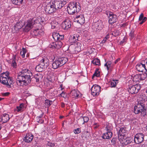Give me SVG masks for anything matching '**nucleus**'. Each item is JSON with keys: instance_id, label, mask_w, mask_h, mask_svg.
I'll return each mask as SVG.
<instances>
[{"instance_id": "obj_42", "label": "nucleus", "mask_w": 147, "mask_h": 147, "mask_svg": "<svg viewBox=\"0 0 147 147\" xmlns=\"http://www.w3.org/2000/svg\"><path fill=\"white\" fill-rule=\"evenodd\" d=\"M139 78L140 79V81L144 80L146 76V75L144 74L139 75Z\"/></svg>"}, {"instance_id": "obj_47", "label": "nucleus", "mask_w": 147, "mask_h": 147, "mask_svg": "<svg viewBox=\"0 0 147 147\" xmlns=\"http://www.w3.org/2000/svg\"><path fill=\"white\" fill-rule=\"evenodd\" d=\"M13 29H13L12 30V32H13V33L18 32L19 31L20 29L19 28L16 26L15 25L14 26Z\"/></svg>"}, {"instance_id": "obj_6", "label": "nucleus", "mask_w": 147, "mask_h": 147, "mask_svg": "<svg viewBox=\"0 0 147 147\" xmlns=\"http://www.w3.org/2000/svg\"><path fill=\"white\" fill-rule=\"evenodd\" d=\"M109 17V24H112L116 22L117 20V16L112 12H108L107 14Z\"/></svg>"}, {"instance_id": "obj_43", "label": "nucleus", "mask_w": 147, "mask_h": 147, "mask_svg": "<svg viewBox=\"0 0 147 147\" xmlns=\"http://www.w3.org/2000/svg\"><path fill=\"white\" fill-rule=\"evenodd\" d=\"M52 67L54 69H56L59 67L57 63L55 61L52 64Z\"/></svg>"}, {"instance_id": "obj_15", "label": "nucleus", "mask_w": 147, "mask_h": 147, "mask_svg": "<svg viewBox=\"0 0 147 147\" xmlns=\"http://www.w3.org/2000/svg\"><path fill=\"white\" fill-rule=\"evenodd\" d=\"M62 28L66 30L69 28L71 26V23L69 20H66L62 22L61 24Z\"/></svg>"}, {"instance_id": "obj_54", "label": "nucleus", "mask_w": 147, "mask_h": 147, "mask_svg": "<svg viewBox=\"0 0 147 147\" xmlns=\"http://www.w3.org/2000/svg\"><path fill=\"white\" fill-rule=\"evenodd\" d=\"M94 125H95V126L94 127V128L95 129H96L98 128V127L99 126V125L97 123H94Z\"/></svg>"}, {"instance_id": "obj_19", "label": "nucleus", "mask_w": 147, "mask_h": 147, "mask_svg": "<svg viewBox=\"0 0 147 147\" xmlns=\"http://www.w3.org/2000/svg\"><path fill=\"white\" fill-rule=\"evenodd\" d=\"M33 136L31 134H27L25 137L24 140L26 142H30L33 138Z\"/></svg>"}, {"instance_id": "obj_11", "label": "nucleus", "mask_w": 147, "mask_h": 147, "mask_svg": "<svg viewBox=\"0 0 147 147\" xmlns=\"http://www.w3.org/2000/svg\"><path fill=\"white\" fill-rule=\"evenodd\" d=\"M45 10L47 13H51L56 11V10L53 4L50 5H47L45 8Z\"/></svg>"}, {"instance_id": "obj_56", "label": "nucleus", "mask_w": 147, "mask_h": 147, "mask_svg": "<svg viewBox=\"0 0 147 147\" xmlns=\"http://www.w3.org/2000/svg\"><path fill=\"white\" fill-rule=\"evenodd\" d=\"M47 145L48 146H53L55 145V144L53 143H51V142H48L47 144Z\"/></svg>"}, {"instance_id": "obj_32", "label": "nucleus", "mask_w": 147, "mask_h": 147, "mask_svg": "<svg viewBox=\"0 0 147 147\" xmlns=\"http://www.w3.org/2000/svg\"><path fill=\"white\" fill-rule=\"evenodd\" d=\"M16 58L15 56L13 57L11 61V65L14 68H16L17 66V64L16 62Z\"/></svg>"}, {"instance_id": "obj_4", "label": "nucleus", "mask_w": 147, "mask_h": 147, "mask_svg": "<svg viewBox=\"0 0 147 147\" xmlns=\"http://www.w3.org/2000/svg\"><path fill=\"white\" fill-rule=\"evenodd\" d=\"M100 87L96 84L93 85L91 88V93L94 96H98L100 94Z\"/></svg>"}, {"instance_id": "obj_60", "label": "nucleus", "mask_w": 147, "mask_h": 147, "mask_svg": "<svg viewBox=\"0 0 147 147\" xmlns=\"http://www.w3.org/2000/svg\"><path fill=\"white\" fill-rule=\"evenodd\" d=\"M54 22L51 23V28L52 29L55 28L56 27V26L55 25H53V24Z\"/></svg>"}, {"instance_id": "obj_30", "label": "nucleus", "mask_w": 147, "mask_h": 147, "mask_svg": "<svg viewBox=\"0 0 147 147\" xmlns=\"http://www.w3.org/2000/svg\"><path fill=\"white\" fill-rule=\"evenodd\" d=\"M113 129V127L111 124H108L105 127V130L106 131L111 132V131Z\"/></svg>"}, {"instance_id": "obj_40", "label": "nucleus", "mask_w": 147, "mask_h": 147, "mask_svg": "<svg viewBox=\"0 0 147 147\" xmlns=\"http://www.w3.org/2000/svg\"><path fill=\"white\" fill-rule=\"evenodd\" d=\"M118 136L119 140L121 143V142H123V140L126 137L125 135L121 134V135H118Z\"/></svg>"}, {"instance_id": "obj_63", "label": "nucleus", "mask_w": 147, "mask_h": 147, "mask_svg": "<svg viewBox=\"0 0 147 147\" xmlns=\"http://www.w3.org/2000/svg\"><path fill=\"white\" fill-rule=\"evenodd\" d=\"M120 60V58H118L117 59L115 62V64H116L118 62V61H119Z\"/></svg>"}, {"instance_id": "obj_44", "label": "nucleus", "mask_w": 147, "mask_h": 147, "mask_svg": "<svg viewBox=\"0 0 147 147\" xmlns=\"http://www.w3.org/2000/svg\"><path fill=\"white\" fill-rule=\"evenodd\" d=\"M59 34L56 32H54L53 33L52 36L53 37L55 40H56L57 38H58V36Z\"/></svg>"}, {"instance_id": "obj_29", "label": "nucleus", "mask_w": 147, "mask_h": 147, "mask_svg": "<svg viewBox=\"0 0 147 147\" xmlns=\"http://www.w3.org/2000/svg\"><path fill=\"white\" fill-rule=\"evenodd\" d=\"M52 101L48 99L45 100V108L48 107L52 104Z\"/></svg>"}, {"instance_id": "obj_38", "label": "nucleus", "mask_w": 147, "mask_h": 147, "mask_svg": "<svg viewBox=\"0 0 147 147\" xmlns=\"http://www.w3.org/2000/svg\"><path fill=\"white\" fill-rule=\"evenodd\" d=\"M123 140V142H121V143L124 144L125 145H127L131 142L129 140V138H126L125 137Z\"/></svg>"}, {"instance_id": "obj_48", "label": "nucleus", "mask_w": 147, "mask_h": 147, "mask_svg": "<svg viewBox=\"0 0 147 147\" xmlns=\"http://www.w3.org/2000/svg\"><path fill=\"white\" fill-rule=\"evenodd\" d=\"M81 132V129L80 128H78L74 130V133L75 134H78Z\"/></svg>"}, {"instance_id": "obj_3", "label": "nucleus", "mask_w": 147, "mask_h": 147, "mask_svg": "<svg viewBox=\"0 0 147 147\" xmlns=\"http://www.w3.org/2000/svg\"><path fill=\"white\" fill-rule=\"evenodd\" d=\"M0 82L7 87L10 88L13 81L12 78L9 76L8 74L2 73L0 76Z\"/></svg>"}, {"instance_id": "obj_28", "label": "nucleus", "mask_w": 147, "mask_h": 147, "mask_svg": "<svg viewBox=\"0 0 147 147\" xmlns=\"http://www.w3.org/2000/svg\"><path fill=\"white\" fill-rule=\"evenodd\" d=\"M89 120V118L87 117H81L80 118V121H84L83 122L81 123V124L83 125L85 123H87Z\"/></svg>"}, {"instance_id": "obj_49", "label": "nucleus", "mask_w": 147, "mask_h": 147, "mask_svg": "<svg viewBox=\"0 0 147 147\" xmlns=\"http://www.w3.org/2000/svg\"><path fill=\"white\" fill-rule=\"evenodd\" d=\"M117 140V138H113L111 140V144L113 145H115L116 144V141Z\"/></svg>"}, {"instance_id": "obj_33", "label": "nucleus", "mask_w": 147, "mask_h": 147, "mask_svg": "<svg viewBox=\"0 0 147 147\" xmlns=\"http://www.w3.org/2000/svg\"><path fill=\"white\" fill-rule=\"evenodd\" d=\"M92 63L95 65H100V61L98 59H95L92 61Z\"/></svg>"}, {"instance_id": "obj_41", "label": "nucleus", "mask_w": 147, "mask_h": 147, "mask_svg": "<svg viewBox=\"0 0 147 147\" xmlns=\"http://www.w3.org/2000/svg\"><path fill=\"white\" fill-rule=\"evenodd\" d=\"M133 80L134 82H139L140 81V79L139 78V75L134 76L133 78Z\"/></svg>"}, {"instance_id": "obj_45", "label": "nucleus", "mask_w": 147, "mask_h": 147, "mask_svg": "<svg viewBox=\"0 0 147 147\" xmlns=\"http://www.w3.org/2000/svg\"><path fill=\"white\" fill-rule=\"evenodd\" d=\"M135 34L134 33V31L131 30L129 33V36L130 37V38L131 39H133L134 37Z\"/></svg>"}, {"instance_id": "obj_22", "label": "nucleus", "mask_w": 147, "mask_h": 147, "mask_svg": "<svg viewBox=\"0 0 147 147\" xmlns=\"http://www.w3.org/2000/svg\"><path fill=\"white\" fill-rule=\"evenodd\" d=\"M67 11L69 14L73 15L74 14V3H70L69 5Z\"/></svg>"}, {"instance_id": "obj_13", "label": "nucleus", "mask_w": 147, "mask_h": 147, "mask_svg": "<svg viewBox=\"0 0 147 147\" xmlns=\"http://www.w3.org/2000/svg\"><path fill=\"white\" fill-rule=\"evenodd\" d=\"M62 45V43L61 41H56L55 42L52 43L49 45L50 48L53 49H59L61 47Z\"/></svg>"}, {"instance_id": "obj_46", "label": "nucleus", "mask_w": 147, "mask_h": 147, "mask_svg": "<svg viewBox=\"0 0 147 147\" xmlns=\"http://www.w3.org/2000/svg\"><path fill=\"white\" fill-rule=\"evenodd\" d=\"M15 25L20 29H21L23 27L22 25L20 22H17Z\"/></svg>"}, {"instance_id": "obj_12", "label": "nucleus", "mask_w": 147, "mask_h": 147, "mask_svg": "<svg viewBox=\"0 0 147 147\" xmlns=\"http://www.w3.org/2000/svg\"><path fill=\"white\" fill-rule=\"evenodd\" d=\"M67 60V58L65 57L60 58L57 59L55 60L59 67H60L64 65L66 63Z\"/></svg>"}, {"instance_id": "obj_7", "label": "nucleus", "mask_w": 147, "mask_h": 147, "mask_svg": "<svg viewBox=\"0 0 147 147\" xmlns=\"http://www.w3.org/2000/svg\"><path fill=\"white\" fill-rule=\"evenodd\" d=\"M134 139L135 143L139 144L142 142L144 140V135L142 133L137 134L135 136Z\"/></svg>"}, {"instance_id": "obj_1", "label": "nucleus", "mask_w": 147, "mask_h": 147, "mask_svg": "<svg viewBox=\"0 0 147 147\" xmlns=\"http://www.w3.org/2000/svg\"><path fill=\"white\" fill-rule=\"evenodd\" d=\"M32 76V73L30 71L25 69L22 70L18 76V84L22 86L27 85L31 82Z\"/></svg>"}, {"instance_id": "obj_9", "label": "nucleus", "mask_w": 147, "mask_h": 147, "mask_svg": "<svg viewBox=\"0 0 147 147\" xmlns=\"http://www.w3.org/2000/svg\"><path fill=\"white\" fill-rule=\"evenodd\" d=\"M66 3V1H55L53 4L57 11L58 9H61Z\"/></svg>"}, {"instance_id": "obj_18", "label": "nucleus", "mask_w": 147, "mask_h": 147, "mask_svg": "<svg viewBox=\"0 0 147 147\" xmlns=\"http://www.w3.org/2000/svg\"><path fill=\"white\" fill-rule=\"evenodd\" d=\"M81 44L80 42H74V51L75 53H77L81 50Z\"/></svg>"}, {"instance_id": "obj_2", "label": "nucleus", "mask_w": 147, "mask_h": 147, "mask_svg": "<svg viewBox=\"0 0 147 147\" xmlns=\"http://www.w3.org/2000/svg\"><path fill=\"white\" fill-rule=\"evenodd\" d=\"M143 96H140L137 100L138 103L134 107V112L136 114L141 113H144L145 99L143 98Z\"/></svg>"}, {"instance_id": "obj_24", "label": "nucleus", "mask_w": 147, "mask_h": 147, "mask_svg": "<svg viewBox=\"0 0 147 147\" xmlns=\"http://www.w3.org/2000/svg\"><path fill=\"white\" fill-rule=\"evenodd\" d=\"M24 109V104L23 103H21L19 106L16 107L15 111H17L18 112H21Z\"/></svg>"}, {"instance_id": "obj_39", "label": "nucleus", "mask_w": 147, "mask_h": 147, "mask_svg": "<svg viewBox=\"0 0 147 147\" xmlns=\"http://www.w3.org/2000/svg\"><path fill=\"white\" fill-rule=\"evenodd\" d=\"M26 52V51L25 48H23L22 51H21L20 52V55L23 58H24L25 56V54Z\"/></svg>"}, {"instance_id": "obj_37", "label": "nucleus", "mask_w": 147, "mask_h": 147, "mask_svg": "<svg viewBox=\"0 0 147 147\" xmlns=\"http://www.w3.org/2000/svg\"><path fill=\"white\" fill-rule=\"evenodd\" d=\"M111 65V61H107L105 64L104 65L106 67L108 71L109 70V68Z\"/></svg>"}, {"instance_id": "obj_5", "label": "nucleus", "mask_w": 147, "mask_h": 147, "mask_svg": "<svg viewBox=\"0 0 147 147\" xmlns=\"http://www.w3.org/2000/svg\"><path fill=\"white\" fill-rule=\"evenodd\" d=\"M141 86V85L140 84H136L130 86L128 89V91L129 93L132 94L137 93L140 89Z\"/></svg>"}, {"instance_id": "obj_64", "label": "nucleus", "mask_w": 147, "mask_h": 147, "mask_svg": "<svg viewBox=\"0 0 147 147\" xmlns=\"http://www.w3.org/2000/svg\"><path fill=\"white\" fill-rule=\"evenodd\" d=\"M110 36L109 35V34H108L105 37V38H106V39L107 40L109 38Z\"/></svg>"}, {"instance_id": "obj_21", "label": "nucleus", "mask_w": 147, "mask_h": 147, "mask_svg": "<svg viewBox=\"0 0 147 147\" xmlns=\"http://www.w3.org/2000/svg\"><path fill=\"white\" fill-rule=\"evenodd\" d=\"M1 120H2L3 123H5L7 122L9 119V115L7 114H4L1 116Z\"/></svg>"}, {"instance_id": "obj_62", "label": "nucleus", "mask_w": 147, "mask_h": 147, "mask_svg": "<svg viewBox=\"0 0 147 147\" xmlns=\"http://www.w3.org/2000/svg\"><path fill=\"white\" fill-rule=\"evenodd\" d=\"M58 38H57L56 41H60V35L59 34L58 35Z\"/></svg>"}, {"instance_id": "obj_57", "label": "nucleus", "mask_w": 147, "mask_h": 147, "mask_svg": "<svg viewBox=\"0 0 147 147\" xmlns=\"http://www.w3.org/2000/svg\"><path fill=\"white\" fill-rule=\"evenodd\" d=\"M10 94V93L9 92H7L3 93V95L5 96H8Z\"/></svg>"}, {"instance_id": "obj_61", "label": "nucleus", "mask_w": 147, "mask_h": 147, "mask_svg": "<svg viewBox=\"0 0 147 147\" xmlns=\"http://www.w3.org/2000/svg\"><path fill=\"white\" fill-rule=\"evenodd\" d=\"M100 11V10L99 8L98 7H97L95 9V12H99Z\"/></svg>"}, {"instance_id": "obj_14", "label": "nucleus", "mask_w": 147, "mask_h": 147, "mask_svg": "<svg viewBox=\"0 0 147 147\" xmlns=\"http://www.w3.org/2000/svg\"><path fill=\"white\" fill-rule=\"evenodd\" d=\"M40 63L41 67L47 68L49 65V60L46 57H42Z\"/></svg>"}, {"instance_id": "obj_50", "label": "nucleus", "mask_w": 147, "mask_h": 147, "mask_svg": "<svg viewBox=\"0 0 147 147\" xmlns=\"http://www.w3.org/2000/svg\"><path fill=\"white\" fill-rule=\"evenodd\" d=\"M113 35L115 36H117L119 34V32L118 31H115L112 33Z\"/></svg>"}, {"instance_id": "obj_59", "label": "nucleus", "mask_w": 147, "mask_h": 147, "mask_svg": "<svg viewBox=\"0 0 147 147\" xmlns=\"http://www.w3.org/2000/svg\"><path fill=\"white\" fill-rule=\"evenodd\" d=\"M107 40L106 38H105L103 39V40L101 41V43H104L106 42Z\"/></svg>"}, {"instance_id": "obj_36", "label": "nucleus", "mask_w": 147, "mask_h": 147, "mask_svg": "<svg viewBox=\"0 0 147 147\" xmlns=\"http://www.w3.org/2000/svg\"><path fill=\"white\" fill-rule=\"evenodd\" d=\"M35 78L36 79V82H39L40 80H41L42 78V76L40 74H37L35 76Z\"/></svg>"}, {"instance_id": "obj_34", "label": "nucleus", "mask_w": 147, "mask_h": 147, "mask_svg": "<svg viewBox=\"0 0 147 147\" xmlns=\"http://www.w3.org/2000/svg\"><path fill=\"white\" fill-rule=\"evenodd\" d=\"M45 68L43 67H41L40 66V64L39 63L38 65L36 66L35 69L37 71L41 72L43 71V69Z\"/></svg>"}, {"instance_id": "obj_31", "label": "nucleus", "mask_w": 147, "mask_h": 147, "mask_svg": "<svg viewBox=\"0 0 147 147\" xmlns=\"http://www.w3.org/2000/svg\"><path fill=\"white\" fill-rule=\"evenodd\" d=\"M100 74V73L99 69H96L92 76V78L93 79L95 77H98L99 76Z\"/></svg>"}, {"instance_id": "obj_17", "label": "nucleus", "mask_w": 147, "mask_h": 147, "mask_svg": "<svg viewBox=\"0 0 147 147\" xmlns=\"http://www.w3.org/2000/svg\"><path fill=\"white\" fill-rule=\"evenodd\" d=\"M92 29L94 32H98L102 28L98 22L94 23L92 26Z\"/></svg>"}, {"instance_id": "obj_23", "label": "nucleus", "mask_w": 147, "mask_h": 147, "mask_svg": "<svg viewBox=\"0 0 147 147\" xmlns=\"http://www.w3.org/2000/svg\"><path fill=\"white\" fill-rule=\"evenodd\" d=\"M74 6V15H76L78 12L80 11L81 7L79 3L78 4L76 3Z\"/></svg>"}, {"instance_id": "obj_8", "label": "nucleus", "mask_w": 147, "mask_h": 147, "mask_svg": "<svg viewBox=\"0 0 147 147\" xmlns=\"http://www.w3.org/2000/svg\"><path fill=\"white\" fill-rule=\"evenodd\" d=\"M33 22L32 20H29L25 24L24 27L23 28V31L28 32L33 27Z\"/></svg>"}, {"instance_id": "obj_20", "label": "nucleus", "mask_w": 147, "mask_h": 147, "mask_svg": "<svg viewBox=\"0 0 147 147\" xmlns=\"http://www.w3.org/2000/svg\"><path fill=\"white\" fill-rule=\"evenodd\" d=\"M112 133L111 132L106 131V132L103 134L102 138L103 139H109L112 136Z\"/></svg>"}, {"instance_id": "obj_51", "label": "nucleus", "mask_w": 147, "mask_h": 147, "mask_svg": "<svg viewBox=\"0 0 147 147\" xmlns=\"http://www.w3.org/2000/svg\"><path fill=\"white\" fill-rule=\"evenodd\" d=\"M58 96L59 97H62L64 98L66 97L65 93L63 92H62L60 94L58 95Z\"/></svg>"}, {"instance_id": "obj_10", "label": "nucleus", "mask_w": 147, "mask_h": 147, "mask_svg": "<svg viewBox=\"0 0 147 147\" xmlns=\"http://www.w3.org/2000/svg\"><path fill=\"white\" fill-rule=\"evenodd\" d=\"M74 22H77V23L82 24L84 23V18L81 15H74Z\"/></svg>"}, {"instance_id": "obj_35", "label": "nucleus", "mask_w": 147, "mask_h": 147, "mask_svg": "<svg viewBox=\"0 0 147 147\" xmlns=\"http://www.w3.org/2000/svg\"><path fill=\"white\" fill-rule=\"evenodd\" d=\"M11 1L13 4L16 5H20L23 2L22 0H11Z\"/></svg>"}, {"instance_id": "obj_27", "label": "nucleus", "mask_w": 147, "mask_h": 147, "mask_svg": "<svg viewBox=\"0 0 147 147\" xmlns=\"http://www.w3.org/2000/svg\"><path fill=\"white\" fill-rule=\"evenodd\" d=\"M117 80H112L110 81L109 82V83L111 87H115L116 86L117 83Z\"/></svg>"}, {"instance_id": "obj_16", "label": "nucleus", "mask_w": 147, "mask_h": 147, "mask_svg": "<svg viewBox=\"0 0 147 147\" xmlns=\"http://www.w3.org/2000/svg\"><path fill=\"white\" fill-rule=\"evenodd\" d=\"M145 65L142 63H139L136 66V69L139 72H145L146 71Z\"/></svg>"}, {"instance_id": "obj_53", "label": "nucleus", "mask_w": 147, "mask_h": 147, "mask_svg": "<svg viewBox=\"0 0 147 147\" xmlns=\"http://www.w3.org/2000/svg\"><path fill=\"white\" fill-rule=\"evenodd\" d=\"M147 19V18L146 17H144L143 19L142 20V21L140 22L139 24L140 25L142 24L143 23L146 21Z\"/></svg>"}, {"instance_id": "obj_55", "label": "nucleus", "mask_w": 147, "mask_h": 147, "mask_svg": "<svg viewBox=\"0 0 147 147\" xmlns=\"http://www.w3.org/2000/svg\"><path fill=\"white\" fill-rule=\"evenodd\" d=\"M127 40V38L126 37H124L123 38V39L121 41V44H123L125 42L126 40Z\"/></svg>"}, {"instance_id": "obj_26", "label": "nucleus", "mask_w": 147, "mask_h": 147, "mask_svg": "<svg viewBox=\"0 0 147 147\" xmlns=\"http://www.w3.org/2000/svg\"><path fill=\"white\" fill-rule=\"evenodd\" d=\"M74 98L76 99L81 96V94L78 90L74 89Z\"/></svg>"}, {"instance_id": "obj_58", "label": "nucleus", "mask_w": 147, "mask_h": 147, "mask_svg": "<svg viewBox=\"0 0 147 147\" xmlns=\"http://www.w3.org/2000/svg\"><path fill=\"white\" fill-rule=\"evenodd\" d=\"M146 63L144 64V65H145V67L146 68V71H147V59H146L145 61Z\"/></svg>"}, {"instance_id": "obj_25", "label": "nucleus", "mask_w": 147, "mask_h": 147, "mask_svg": "<svg viewBox=\"0 0 147 147\" xmlns=\"http://www.w3.org/2000/svg\"><path fill=\"white\" fill-rule=\"evenodd\" d=\"M127 133V131L125 129V128L124 127H121L120 128L119 132H118V135H125Z\"/></svg>"}, {"instance_id": "obj_52", "label": "nucleus", "mask_w": 147, "mask_h": 147, "mask_svg": "<svg viewBox=\"0 0 147 147\" xmlns=\"http://www.w3.org/2000/svg\"><path fill=\"white\" fill-rule=\"evenodd\" d=\"M144 15L143 13H141L140 15V16L139 18V20L141 21L142 20H143V19L144 18Z\"/></svg>"}]
</instances>
